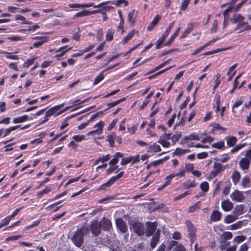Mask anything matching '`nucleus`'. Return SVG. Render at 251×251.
Instances as JSON below:
<instances>
[{
	"mask_svg": "<svg viewBox=\"0 0 251 251\" xmlns=\"http://www.w3.org/2000/svg\"><path fill=\"white\" fill-rule=\"evenodd\" d=\"M88 228L85 226H83L75 232L71 240L75 246L79 247L83 243L84 235L88 234Z\"/></svg>",
	"mask_w": 251,
	"mask_h": 251,
	"instance_id": "1",
	"label": "nucleus"
},
{
	"mask_svg": "<svg viewBox=\"0 0 251 251\" xmlns=\"http://www.w3.org/2000/svg\"><path fill=\"white\" fill-rule=\"evenodd\" d=\"M245 18L240 14H235L233 18L230 19V21L233 24H237V25L235 28V30H237L240 28L243 29V31L251 29L250 26L248 23L244 21ZM242 30L241 31L242 32Z\"/></svg>",
	"mask_w": 251,
	"mask_h": 251,
	"instance_id": "2",
	"label": "nucleus"
},
{
	"mask_svg": "<svg viewBox=\"0 0 251 251\" xmlns=\"http://www.w3.org/2000/svg\"><path fill=\"white\" fill-rule=\"evenodd\" d=\"M130 228L133 232L139 236L143 235L145 232V229L143 224L139 222L131 220L129 222Z\"/></svg>",
	"mask_w": 251,
	"mask_h": 251,
	"instance_id": "3",
	"label": "nucleus"
},
{
	"mask_svg": "<svg viewBox=\"0 0 251 251\" xmlns=\"http://www.w3.org/2000/svg\"><path fill=\"white\" fill-rule=\"evenodd\" d=\"M100 223L98 220L91 222L90 229L95 236H98L100 233Z\"/></svg>",
	"mask_w": 251,
	"mask_h": 251,
	"instance_id": "4",
	"label": "nucleus"
},
{
	"mask_svg": "<svg viewBox=\"0 0 251 251\" xmlns=\"http://www.w3.org/2000/svg\"><path fill=\"white\" fill-rule=\"evenodd\" d=\"M146 224L147 229L145 233H146V236L150 237L152 235L155 231L156 232L157 225L155 223L151 222H147Z\"/></svg>",
	"mask_w": 251,
	"mask_h": 251,
	"instance_id": "5",
	"label": "nucleus"
},
{
	"mask_svg": "<svg viewBox=\"0 0 251 251\" xmlns=\"http://www.w3.org/2000/svg\"><path fill=\"white\" fill-rule=\"evenodd\" d=\"M225 167L220 163L214 162L213 164V170L210 173V175L212 177H215L219 173L223 171Z\"/></svg>",
	"mask_w": 251,
	"mask_h": 251,
	"instance_id": "6",
	"label": "nucleus"
},
{
	"mask_svg": "<svg viewBox=\"0 0 251 251\" xmlns=\"http://www.w3.org/2000/svg\"><path fill=\"white\" fill-rule=\"evenodd\" d=\"M116 224L117 228L122 233H126L127 230V226L126 223L122 218H118L116 220Z\"/></svg>",
	"mask_w": 251,
	"mask_h": 251,
	"instance_id": "7",
	"label": "nucleus"
},
{
	"mask_svg": "<svg viewBox=\"0 0 251 251\" xmlns=\"http://www.w3.org/2000/svg\"><path fill=\"white\" fill-rule=\"evenodd\" d=\"M160 235V230L159 229H157L154 235L152 236L151 241L150 242V246L151 249H153L155 248L157 243L158 242Z\"/></svg>",
	"mask_w": 251,
	"mask_h": 251,
	"instance_id": "8",
	"label": "nucleus"
},
{
	"mask_svg": "<svg viewBox=\"0 0 251 251\" xmlns=\"http://www.w3.org/2000/svg\"><path fill=\"white\" fill-rule=\"evenodd\" d=\"M230 197L233 201L238 202H240L244 199V196L242 192L237 190L231 194Z\"/></svg>",
	"mask_w": 251,
	"mask_h": 251,
	"instance_id": "9",
	"label": "nucleus"
},
{
	"mask_svg": "<svg viewBox=\"0 0 251 251\" xmlns=\"http://www.w3.org/2000/svg\"><path fill=\"white\" fill-rule=\"evenodd\" d=\"M108 3H112L113 4L116 5L117 6H119L122 4H125L126 6L127 5L128 2L126 0H113V1H107L105 2H101L100 4H98L96 7H101L104 5H106Z\"/></svg>",
	"mask_w": 251,
	"mask_h": 251,
	"instance_id": "10",
	"label": "nucleus"
},
{
	"mask_svg": "<svg viewBox=\"0 0 251 251\" xmlns=\"http://www.w3.org/2000/svg\"><path fill=\"white\" fill-rule=\"evenodd\" d=\"M101 228L104 230H108L112 227V224L108 219L103 218L100 221Z\"/></svg>",
	"mask_w": 251,
	"mask_h": 251,
	"instance_id": "11",
	"label": "nucleus"
},
{
	"mask_svg": "<svg viewBox=\"0 0 251 251\" xmlns=\"http://www.w3.org/2000/svg\"><path fill=\"white\" fill-rule=\"evenodd\" d=\"M187 224L188 230L189 231L188 235L190 238L191 241L192 242H193L196 239V237L195 235L196 232V228L193 226L190 222H188Z\"/></svg>",
	"mask_w": 251,
	"mask_h": 251,
	"instance_id": "12",
	"label": "nucleus"
},
{
	"mask_svg": "<svg viewBox=\"0 0 251 251\" xmlns=\"http://www.w3.org/2000/svg\"><path fill=\"white\" fill-rule=\"evenodd\" d=\"M222 207L225 211H228L233 208V203L228 200H225L222 202Z\"/></svg>",
	"mask_w": 251,
	"mask_h": 251,
	"instance_id": "13",
	"label": "nucleus"
},
{
	"mask_svg": "<svg viewBox=\"0 0 251 251\" xmlns=\"http://www.w3.org/2000/svg\"><path fill=\"white\" fill-rule=\"evenodd\" d=\"M239 165L242 170H248L249 168L250 161L247 158H242L239 162Z\"/></svg>",
	"mask_w": 251,
	"mask_h": 251,
	"instance_id": "14",
	"label": "nucleus"
},
{
	"mask_svg": "<svg viewBox=\"0 0 251 251\" xmlns=\"http://www.w3.org/2000/svg\"><path fill=\"white\" fill-rule=\"evenodd\" d=\"M116 133L114 132H112L108 134L106 136V140L109 142V145L111 147H114V140L115 139Z\"/></svg>",
	"mask_w": 251,
	"mask_h": 251,
	"instance_id": "15",
	"label": "nucleus"
},
{
	"mask_svg": "<svg viewBox=\"0 0 251 251\" xmlns=\"http://www.w3.org/2000/svg\"><path fill=\"white\" fill-rule=\"evenodd\" d=\"M63 105H64V104H61L60 105L55 106L52 107L48 111H47L46 112V117H48L51 116L52 115L54 114L56 111H57L58 110L60 109L61 107H62L63 106Z\"/></svg>",
	"mask_w": 251,
	"mask_h": 251,
	"instance_id": "16",
	"label": "nucleus"
},
{
	"mask_svg": "<svg viewBox=\"0 0 251 251\" xmlns=\"http://www.w3.org/2000/svg\"><path fill=\"white\" fill-rule=\"evenodd\" d=\"M222 214L220 211L214 210L210 216V219L212 221L216 222L220 220Z\"/></svg>",
	"mask_w": 251,
	"mask_h": 251,
	"instance_id": "17",
	"label": "nucleus"
},
{
	"mask_svg": "<svg viewBox=\"0 0 251 251\" xmlns=\"http://www.w3.org/2000/svg\"><path fill=\"white\" fill-rule=\"evenodd\" d=\"M227 145L229 147L234 146L237 142V138L236 137L228 136L226 137Z\"/></svg>",
	"mask_w": 251,
	"mask_h": 251,
	"instance_id": "18",
	"label": "nucleus"
},
{
	"mask_svg": "<svg viewBox=\"0 0 251 251\" xmlns=\"http://www.w3.org/2000/svg\"><path fill=\"white\" fill-rule=\"evenodd\" d=\"M136 33H138V31H136L134 29L132 30L125 37H124L122 41V43L123 44H126L134 36Z\"/></svg>",
	"mask_w": 251,
	"mask_h": 251,
	"instance_id": "19",
	"label": "nucleus"
},
{
	"mask_svg": "<svg viewBox=\"0 0 251 251\" xmlns=\"http://www.w3.org/2000/svg\"><path fill=\"white\" fill-rule=\"evenodd\" d=\"M168 34L164 32L161 37H160L158 40L156 41V49H159L161 48V45L163 43L164 40L166 38V37L168 36Z\"/></svg>",
	"mask_w": 251,
	"mask_h": 251,
	"instance_id": "20",
	"label": "nucleus"
},
{
	"mask_svg": "<svg viewBox=\"0 0 251 251\" xmlns=\"http://www.w3.org/2000/svg\"><path fill=\"white\" fill-rule=\"evenodd\" d=\"M175 176H176V174H171L169 176H167L166 178V182L161 187H159L158 188V190L159 191H160V190H162L163 188H164L165 187H166L167 186H168L170 184L171 179H172L173 178H174Z\"/></svg>",
	"mask_w": 251,
	"mask_h": 251,
	"instance_id": "21",
	"label": "nucleus"
},
{
	"mask_svg": "<svg viewBox=\"0 0 251 251\" xmlns=\"http://www.w3.org/2000/svg\"><path fill=\"white\" fill-rule=\"evenodd\" d=\"M135 18L136 17L134 16V10L128 13L127 20L131 26L134 25Z\"/></svg>",
	"mask_w": 251,
	"mask_h": 251,
	"instance_id": "22",
	"label": "nucleus"
},
{
	"mask_svg": "<svg viewBox=\"0 0 251 251\" xmlns=\"http://www.w3.org/2000/svg\"><path fill=\"white\" fill-rule=\"evenodd\" d=\"M160 151H161V148H160V146L158 145L155 144L151 145L149 147V148L147 150V152H158Z\"/></svg>",
	"mask_w": 251,
	"mask_h": 251,
	"instance_id": "23",
	"label": "nucleus"
},
{
	"mask_svg": "<svg viewBox=\"0 0 251 251\" xmlns=\"http://www.w3.org/2000/svg\"><path fill=\"white\" fill-rule=\"evenodd\" d=\"M244 208V207L243 205H237L236 206L233 213H235L236 215H237V217H238L239 215L243 214Z\"/></svg>",
	"mask_w": 251,
	"mask_h": 251,
	"instance_id": "24",
	"label": "nucleus"
},
{
	"mask_svg": "<svg viewBox=\"0 0 251 251\" xmlns=\"http://www.w3.org/2000/svg\"><path fill=\"white\" fill-rule=\"evenodd\" d=\"M237 215H227L225 218V222L227 224L231 223L238 219Z\"/></svg>",
	"mask_w": 251,
	"mask_h": 251,
	"instance_id": "25",
	"label": "nucleus"
},
{
	"mask_svg": "<svg viewBox=\"0 0 251 251\" xmlns=\"http://www.w3.org/2000/svg\"><path fill=\"white\" fill-rule=\"evenodd\" d=\"M231 177L234 184L236 185L240 180V174L238 171H235L233 172Z\"/></svg>",
	"mask_w": 251,
	"mask_h": 251,
	"instance_id": "26",
	"label": "nucleus"
},
{
	"mask_svg": "<svg viewBox=\"0 0 251 251\" xmlns=\"http://www.w3.org/2000/svg\"><path fill=\"white\" fill-rule=\"evenodd\" d=\"M48 38L45 36L40 37V41L34 43L33 46L35 48H38L42 46L44 43L47 42Z\"/></svg>",
	"mask_w": 251,
	"mask_h": 251,
	"instance_id": "27",
	"label": "nucleus"
},
{
	"mask_svg": "<svg viewBox=\"0 0 251 251\" xmlns=\"http://www.w3.org/2000/svg\"><path fill=\"white\" fill-rule=\"evenodd\" d=\"M28 119V116L24 115L23 116H20L19 117L15 118L13 119V122L15 124L20 123L24 122H25Z\"/></svg>",
	"mask_w": 251,
	"mask_h": 251,
	"instance_id": "28",
	"label": "nucleus"
},
{
	"mask_svg": "<svg viewBox=\"0 0 251 251\" xmlns=\"http://www.w3.org/2000/svg\"><path fill=\"white\" fill-rule=\"evenodd\" d=\"M182 186L184 189H188L190 188L195 187L196 186V182L194 180L192 181H187L182 184Z\"/></svg>",
	"mask_w": 251,
	"mask_h": 251,
	"instance_id": "29",
	"label": "nucleus"
},
{
	"mask_svg": "<svg viewBox=\"0 0 251 251\" xmlns=\"http://www.w3.org/2000/svg\"><path fill=\"white\" fill-rule=\"evenodd\" d=\"M114 33V30L111 28L109 29L106 34V40L107 41H111L113 40V34Z\"/></svg>",
	"mask_w": 251,
	"mask_h": 251,
	"instance_id": "30",
	"label": "nucleus"
},
{
	"mask_svg": "<svg viewBox=\"0 0 251 251\" xmlns=\"http://www.w3.org/2000/svg\"><path fill=\"white\" fill-rule=\"evenodd\" d=\"M87 16H88V10H84L79 12L75 15L73 17V19H75L78 17H83Z\"/></svg>",
	"mask_w": 251,
	"mask_h": 251,
	"instance_id": "31",
	"label": "nucleus"
},
{
	"mask_svg": "<svg viewBox=\"0 0 251 251\" xmlns=\"http://www.w3.org/2000/svg\"><path fill=\"white\" fill-rule=\"evenodd\" d=\"M184 139L186 140H199L200 138L198 135H197L196 133H192L190 134L189 135L185 136L184 137Z\"/></svg>",
	"mask_w": 251,
	"mask_h": 251,
	"instance_id": "32",
	"label": "nucleus"
},
{
	"mask_svg": "<svg viewBox=\"0 0 251 251\" xmlns=\"http://www.w3.org/2000/svg\"><path fill=\"white\" fill-rule=\"evenodd\" d=\"M250 183L251 180L250 178L248 176H245L242 179L241 185L243 187H246L250 184Z\"/></svg>",
	"mask_w": 251,
	"mask_h": 251,
	"instance_id": "33",
	"label": "nucleus"
},
{
	"mask_svg": "<svg viewBox=\"0 0 251 251\" xmlns=\"http://www.w3.org/2000/svg\"><path fill=\"white\" fill-rule=\"evenodd\" d=\"M125 100V98H122L120 100H117L115 101L108 103L107 104V106H108L107 109H110L113 107L115 106L116 105L119 104L120 102L123 101Z\"/></svg>",
	"mask_w": 251,
	"mask_h": 251,
	"instance_id": "34",
	"label": "nucleus"
},
{
	"mask_svg": "<svg viewBox=\"0 0 251 251\" xmlns=\"http://www.w3.org/2000/svg\"><path fill=\"white\" fill-rule=\"evenodd\" d=\"M110 158V155L109 154H107L104 156H103L102 157H100L98 159L96 160L95 162H94V164L95 165L96 164H98L100 161H101L102 162H106L107 161H108Z\"/></svg>",
	"mask_w": 251,
	"mask_h": 251,
	"instance_id": "35",
	"label": "nucleus"
},
{
	"mask_svg": "<svg viewBox=\"0 0 251 251\" xmlns=\"http://www.w3.org/2000/svg\"><path fill=\"white\" fill-rule=\"evenodd\" d=\"M244 221H238L235 224H234L231 226V229L235 230L240 228L244 224Z\"/></svg>",
	"mask_w": 251,
	"mask_h": 251,
	"instance_id": "36",
	"label": "nucleus"
},
{
	"mask_svg": "<svg viewBox=\"0 0 251 251\" xmlns=\"http://www.w3.org/2000/svg\"><path fill=\"white\" fill-rule=\"evenodd\" d=\"M192 27L191 26H188L185 31L182 33L180 38L182 39L185 38L192 31Z\"/></svg>",
	"mask_w": 251,
	"mask_h": 251,
	"instance_id": "37",
	"label": "nucleus"
},
{
	"mask_svg": "<svg viewBox=\"0 0 251 251\" xmlns=\"http://www.w3.org/2000/svg\"><path fill=\"white\" fill-rule=\"evenodd\" d=\"M232 237V234L230 232H225L221 236V240L230 239Z\"/></svg>",
	"mask_w": 251,
	"mask_h": 251,
	"instance_id": "38",
	"label": "nucleus"
},
{
	"mask_svg": "<svg viewBox=\"0 0 251 251\" xmlns=\"http://www.w3.org/2000/svg\"><path fill=\"white\" fill-rule=\"evenodd\" d=\"M124 174V172H121L117 176L112 177L110 180L113 184L118 179L122 177Z\"/></svg>",
	"mask_w": 251,
	"mask_h": 251,
	"instance_id": "39",
	"label": "nucleus"
},
{
	"mask_svg": "<svg viewBox=\"0 0 251 251\" xmlns=\"http://www.w3.org/2000/svg\"><path fill=\"white\" fill-rule=\"evenodd\" d=\"M172 251H186V249L181 244H177Z\"/></svg>",
	"mask_w": 251,
	"mask_h": 251,
	"instance_id": "40",
	"label": "nucleus"
},
{
	"mask_svg": "<svg viewBox=\"0 0 251 251\" xmlns=\"http://www.w3.org/2000/svg\"><path fill=\"white\" fill-rule=\"evenodd\" d=\"M36 58L28 59L24 64V67L28 68L29 66L33 64Z\"/></svg>",
	"mask_w": 251,
	"mask_h": 251,
	"instance_id": "41",
	"label": "nucleus"
},
{
	"mask_svg": "<svg viewBox=\"0 0 251 251\" xmlns=\"http://www.w3.org/2000/svg\"><path fill=\"white\" fill-rule=\"evenodd\" d=\"M103 78H104V75L102 74V73L100 74L99 75L95 78L94 82V85H96V84H98Z\"/></svg>",
	"mask_w": 251,
	"mask_h": 251,
	"instance_id": "42",
	"label": "nucleus"
},
{
	"mask_svg": "<svg viewBox=\"0 0 251 251\" xmlns=\"http://www.w3.org/2000/svg\"><path fill=\"white\" fill-rule=\"evenodd\" d=\"M51 191V189L50 187H46L44 189H43L42 191H40L38 192L37 196L41 197L43 195H44L45 194L48 193L50 192Z\"/></svg>",
	"mask_w": 251,
	"mask_h": 251,
	"instance_id": "43",
	"label": "nucleus"
},
{
	"mask_svg": "<svg viewBox=\"0 0 251 251\" xmlns=\"http://www.w3.org/2000/svg\"><path fill=\"white\" fill-rule=\"evenodd\" d=\"M243 103V99L242 98H240L237 100L236 101H235L233 107H232V112L234 113V108H237L240 105H241Z\"/></svg>",
	"mask_w": 251,
	"mask_h": 251,
	"instance_id": "44",
	"label": "nucleus"
},
{
	"mask_svg": "<svg viewBox=\"0 0 251 251\" xmlns=\"http://www.w3.org/2000/svg\"><path fill=\"white\" fill-rule=\"evenodd\" d=\"M113 183L112 182L110 181V180L109 179L108 181H107L106 183L103 184L101 186H100L99 188V190H105L106 189V187H108L110 186H111Z\"/></svg>",
	"mask_w": 251,
	"mask_h": 251,
	"instance_id": "45",
	"label": "nucleus"
},
{
	"mask_svg": "<svg viewBox=\"0 0 251 251\" xmlns=\"http://www.w3.org/2000/svg\"><path fill=\"white\" fill-rule=\"evenodd\" d=\"M73 139L76 142H81L85 140V136L84 135H75L73 137Z\"/></svg>",
	"mask_w": 251,
	"mask_h": 251,
	"instance_id": "46",
	"label": "nucleus"
},
{
	"mask_svg": "<svg viewBox=\"0 0 251 251\" xmlns=\"http://www.w3.org/2000/svg\"><path fill=\"white\" fill-rule=\"evenodd\" d=\"M246 239L244 236H237L234 237L233 241L237 243H240L243 242Z\"/></svg>",
	"mask_w": 251,
	"mask_h": 251,
	"instance_id": "47",
	"label": "nucleus"
},
{
	"mask_svg": "<svg viewBox=\"0 0 251 251\" xmlns=\"http://www.w3.org/2000/svg\"><path fill=\"white\" fill-rule=\"evenodd\" d=\"M200 186H201V188L202 190V191H203L204 192H206L208 190V189H209L208 183L206 181L202 182Z\"/></svg>",
	"mask_w": 251,
	"mask_h": 251,
	"instance_id": "48",
	"label": "nucleus"
},
{
	"mask_svg": "<svg viewBox=\"0 0 251 251\" xmlns=\"http://www.w3.org/2000/svg\"><path fill=\"white\" fill-rule=\"evenodd\" d=\"M158 142L160 144H161L165 148H168L170 146V143L169 142L166 141L164 139L160 138Z\"/></svg>",
	"mask_w": 251,
	"mask_h": 251,
	"instance_id": "49",
	"label": "nucleus"
},
{
	"mask_svg": "<svg viewBox=\"0 0 251 251\" xmlns=\"http://www.w3.org/2000/svg\"><path fill=\"white\" fill-rule=\"evenodd\" d=\"M133 158L132 156L126 158H123L121 160V164L122 165H125L131 162Z\"/></svg>",
	"mask_w": 251,
	"mask_h": 251,
	"instance_id": "50",
	"label": "nucleus"
},
{
	"mask_svg": "<svg viewBox=\"0 0 251 251\" xmlns=\"http://www.w3.org/2000/svg\"><path fill=\"white\" fill-rule=\"evenodd\" d=\"M245 144H238L236 145L234 148H233L231 150L230 152L231 153H234L239 151V150H240L241 149H242V148H243L245 146Z\"/></svg>",
	"mask_w": 251,
	"mask_h": 251,
	"instance_id": "51",
	"label": "nucleus"
},
{
	"mask_svg": "<svg viewBox=\"0 0 251 251\" xmlns=\"http://www.w3.org/2000/svg\"><path fill=\"white\" fill-rule=\"evenodd\" d=\"M181 136V134L180 132L176 133L175 134H174L172 136L171 139L173 142L175 143V142H177Z\"/></svg>",
	"mask_w": 251,
	"mask_h": 251,
	"instance_id": "52",
	"label": "nucleus"
},
{
	"mask_svg": "<svg viewBox=\"0 0 251 251\" xmlns=\"http://www.w3.org/2000/svg\"><path fill=\"white\" fill-rule=\"evenodd\" d=\"M224 145H225L224 142L221 141V142H217L216 143L213 144L212 145V146L213 148L221 149L224 147Z\"/></svg>",
	"mask_w": 251,
	"mask_h": 251,
	"instance_id": "53",
	"label": "nucleus"
},
{
	"mask_svg": "<svg viewBox=\"0 0 251 251\" xmlns=\"http://www.w3.org/2000/svg\"><path fill=\"white\" fill-rule=\"evenodd\" d=\"M190 1V0H184V1L181 3L180 9L182 10H185V9H186Z\"/></svg>",
	"mask_w": 251,
	"mask_h": 251,
	"instance_id": "54",
	"label": "nucleus"
},
{
	"mask_svg": "<svg viewBox=\"0 0 251 251\" xmlns=\"http://www.w3.org/2000/svg\"><path fill=\"white\" fill-rule=\"evenodd\" d=\"M10 220H11L10 216H7L6 218H5L4 219H3L1 221L0 224L1 225V226L3 227V226L7 225L10 222Z\"/></svg>",
	"mask_w": 251,
	"mask_h": 251,
	"instance_id": "55",
	"label": "nucleus"
},
{
	"mask_svg": "<svg viewBox=\"0 0 251 251\" xmlns=\"http://www.w3.org/2000/svg\"><path fill=\"white\" fill-rule=\"evenodd\" d=\"M102 133V132L100 131V129H96L95 130H92L91 131L88 132L87 133V135L88 136L94 135V134H97V135H100Z\"/></svg>",
	"mask_w": 251,
	"mask_h": 251,
	"instance_id": "56",
	"label": "nucleus"
},
{
	"mask_svg": "<svg viewBox=\"0 0 251 251\" xmlns=\"http://www.w3.org/2000/svg\"><path fill=\"white\" fill-rule=\"evenodd\" d=\"M190 194V191H186L185 192H184L183 193L178 195V196L176 197L175 198V201H177V200H179L181 199H182L183 198H184L185 197H186V196L189 195Z\"/></svg>",
	"mask_w": 251,
	"mask_h": 251,
	"instance_id": "57",
	"label": "nucleus"
},
{
	"mask_svg": "<svg viewBox=\"0 0 251 251\" xmlns=\"http://www.w3.org/2000/svg\"><path fill=\"white\" fill-rule=\"evenodd\" d=\"M232 9V7H228L227 8H226L223 14L224 16V17L225 20H227L229 18L228 16V13L231 12Z\"/></svg>",
	"mask_w": 251,
	"mask_h": 251,
	"instance_id": "58",
	"label": "nucleus"
},
{
	"mask_svg": "<svg viewBox=\"0 0 251 251\" xmlns=\"http://www.w3.org/2000/svg\"><path fill=\"white\" fill-rule=\"evenodd\" d=\"M177 244H178V242L174 241V240H172L169 243V244L168 245L167 248H168V251H170V250H171L173 247H174V246L176 247V245Z\"/></svg>",
	"mask_w": 251,
	"mask_h": 251,
	"instance_id": "59",
	"label": "nucleus"
},
{
	"mask_svg": "<svg viewBox=\"0 0 251 251\" xmlns=\"http://www.w3.org/2000/svg\"><path fill=\"white\" fill-rule=\"evenodd\" d=\"M97 38L99 41H101L103 38V31L102 29H100L97 31Z\"/></svg>",
	"mask_w": 251,
	"mask_h": 251,
	"instance_id": "60",
	"label": "nucleus"
},
{
	"mask_svg": "<svg viewBox=\"0 0 251 251\" xmlns=\"http://www.w3.org/2000/svg\"><path fill=\"white\" fill-rule=\"evenodd\" d=\"M217 26H218V21L217 20H215L214 21L212 26L211 28V31L212 32H215L216 31L217 29Z\"/></svg>",
	"mask_w": 251,
	"mask_h": 251,
	"instance_id": "61",
	"label": "nucleus"
},
{
	"mask_svg": "<svg viewBox=\"0 0 251 251\" xmlns=\"http://www.w3.org/2000/svg\"><path fill=\"white\" fill-rule=\"evenodd\" d=\"M200 203V202H198L195 203L194 205H192L189 207V212H193L195 211L198 208V206Z\"/></svg>",
	"mask_w": 251,
	"mask_h": 251,
	"instance_id": "62",
	"label": "nucleus"
},
{
	"mask_svg": "<svg viewBox=\"0 0 251 251\" xmlns=\"http://www.w3.org/2000/svg\"><path fill=\"white\" fill-rule=\"evenodd\" d=\"M83 4L79 3H71L69 4V7L70 8H83Z\"/></svg>",
	"mask_w": 251,
	"mask_h": 251,
	"instance_id": "63",
	"label": "nucleus"
},
{
	"mask_svg": "<svg viewBox=\"0 0 251 251\" xmlns=\"http://www.w3.org/2000/svg\"><path fill=\"white\" fill-rule=\"evenodd\" d=\"M194 168V165L193 164L186 163L185 164V169L187 171H191Z\"/></svg>",
	"mask_w": 251,
	"mask_h": 251,
	"instance_id": "64",
	"label": "nucleus"
}]
</instances>
